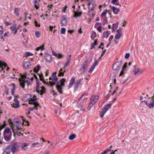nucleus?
<instances>
[{"label": "nucleus", "mask_w": 154, "mask_h": 154, "mask_svg": "<svg viewBox=\"0 0 154 154\" xmlns=\"http://www.w3.org/2000/svg\"><path fill=\"white\" fill-rule=\"evenodd\" d=\"M99 98L98 96L95 95L92 97L91 98L90 103L88 106V109L90 110L93 105H95Z\"/></svg>", "instance_id": "obj_4"}, {"label": "nucleus", "mask_w": 154, "mask_h": 154, "mask_svg": "<svg viewBox=\"0 0 154 154\" xmlns=\"http://www.w3.org/2000/svg\"><path fill=\"white\" fill-rule=\"evenodd\" d=\"M96 37V33L95 32L93 31V32L91 33V38L92 40H93Z\"/></svg>", "instance_id": "obj_28"}, {"label": "nucleus", "mask_w": 154, "mask_h": 154, "mask_svg": "<svg viewBox=\"0 0 154 154\" xmlns=\"http://www.w3.org/2000/svg\"><path fill=\"white\" fill-rule=\"evenodd\" d=\"M66 30V29L65 28L62 27L61 28L60 30V33L61 34H64Z\"/></svg>", "instance_id": "obj_44"}, {"label": "nucleus", "mask_w": 154, "mask_h": 154, "mask_svg": "<svg viewBox=\"0 0 154 154\" xmlns=\"http://www.w3.org/2000/svg\"><path fill=\"white\" fill-rule=\"evenodd\" d=\"M113 35H111L110 37L109 38V42H111L112 40L113 39Z\"/></svg>", "instance_id": "obj_61"}, {"label": "nucleus", "mask_w": 154, "mask_h": 154, "mask_svg": "<svg viewBox=\"0 0 154 154\" xmlns=\"http://www.w3.org/2000/svg\"><path fill=\"white\" fill-rule=\"evenodd\" d=\"M147 106L150 108H153L154 107V101H153L152 102L148 103Z\"/></svg>", "instance_id": "obj_30"}, {"label": "nucleus", "mask_w": 154, "mask_h": 154, "mask_svg": "<svg viewBox=\"0 0 154 154\" xmlns=\"http://www.w3.org/2000/svg\"><path fill=\"white\" fill-rule=\"evenodd\" d=\"M37 2V0H34V5L36 9H38L39 8V5H37L36 3Z\"/></svg>", "instance_id": "obj_35"}, {"label": "nucleus", "mask_w": 154, "mask_h": 154, "mask_svg": "<svg viewBox=\"0 0 154 154\" xmlns=\"http://www.w3.org/2000/svg\"><path fill=\"white\" fill-rule=\"evenodd\" d=\"M103 36L104 38H107L108 37V31L106 30L103 33Z\"/></svg>", "instance_id": "obj_26"}, {"label": "nucleus", "mask_w": 154, "mask_h": 154, "mask_svg": "<svg viewBox=\"0 0 154 154\" xmlns=\"http://www.w3.org/2000/svg\"><path fill=\"white\" fill-rule=\"evenodd\" d=\"M34 77L36 79V82L37 84L36 91L38 93L42 95L46 91V89L44 87H40L39 81L37 76L35 74H34Z\"/></svg>", "instance_id": "obj_2"}, {"label": "nucleus", "mask_w": 154, "mask_h": 154, "mask_svg": "<svg viewBox=\"0 0 154 154\" xmlns=\"http://www.w3.org/2000/svg\"><path fill=\"white\" fill-rule=\"evenodd\" d=\"M106 112L103 109L102 111L100 112V115L101 118H102L103 117Z\"/></svg>", "instance_id": "obj_36"}, {"label": "nucleus", "mask_w": 154, "mask_h": 154, "mask_svg": "<svg viewBox=\"0 0 154 154\" xmlns=\"http://www.w3.org/2000/svg\"><path fill=\"white\" fill-rule=\"evenodd\" d=\"M20 9L19 8H15L14 10V13L16 16L18 17L19 15V12L20 11Z\"/></svg>", "instance_id": "obj_23"}, {"label": "nucleus", "mask_w": 154, "mask_h": 154, "mask_svg": "<svg viewBox=\"0 0 154 154\" xmlns=\"http://www.w3.org/2000/svg\"><path fill=\"white\" fill-rule=\"evenodd\" d=\"M73 13L74 14L73 17L75 18L81 17L82 14V11H74Z\"/></svg>", "instance_id": "obj_8"}, {"label": "nucleus", "mask_w": 154, "mask_h": 154, "mask_svg": "<svg viewBox=\"0 0 154 154\" xmlns=\"http://www.w3.org/2000/svg\"><path fill=\"white\" fill-rule=\"evenodd\" d=\"M32 55V54L31 53H30L29 52H26L25 53L26 57H29Z\"/></svg>", "instance_id": "obj_51"}, {"label": "nucleus", "mask_w": 154, "mask_h": 154, "mask_svg": "<svg viewBox=\"0 0 154 154\" xmlns=\"http://www.w3.org/2000/svg\"><path fill=\"white\" fill-rule=\"evenodd\" d=\"M20 85L23 88H24L25 84L24 83L22 82H20Z\"/></svg>", "instance_id": "obj_57"}, {"label": "nucleus", "mask_w": 154, "mask_h": 154, "mask_svg": "<svg viewBox=\"0 0 154 154\" xmlns=\"http://www.w3.org/2000/svg\"><path fill=\"white\" fill-rule=\"evenodd\" d=\"M134 71H137L138 73L139 72V74H140L142 73L141 71H140V69L138 68H136V66L135 65L134 66Z\"/></svg>", "instance_id": "obj_38"}, {"label": "nucleus", "mask_w": 154, "mask_h": 154, "mask_svg": "<svg viewBox=\"0 0 154 154\" xmlns=\"http://www.w3.org/2000/svg\"><path fill=\"white\" fill-rule=\"evenodd\" d=\"M31 64L30 62H26L23 64V67L25 68H28L29 66H31Z\"/></svg>", "instance_id": "obj_22"}, {"label": "nucleus", "mask_w": 154, "mask_h": 154, "mask_svg": "<svg viewBox=\"0 0 154 154\" xmlns=\"http://www.w3.org/2000/svg\"><path fill=\"white\" fill-rule=\"evenodd\" d=\"M76 136V135L75 134H73L69 136V139L71 140H73L75 137Z\"/></svg>", "instance_id": "obj_34"}, {"label": "nucleus", "mask_w": 154, "mask_h": 154, "mask_svg": "<svg viewBox=\"0 0 154 154\" xmlns=\"http://www.w3.org/2000/svg\"><path fill=\"white\" fill-rule=\"evenodd\" d=\"M130 54L129 53H126L125 54V58L126 59H128V57L130 56Z\"/></svg>", "instance_id": "obj_58"}, {"label": "nucleus", "mask_w": 154, "mask_h": 154, "mask_svg": "<svg viewBox=\"0 0 154 154\" xmlns=\"http://www.w3.org/2000/svg\"><path fill=\"white\" fill-rule=\"evenodd\" d=\"M87 61H85L83 62L82 65V67L79 69V72L80 74H83L85 71L87 67Z\"/></svg>", "instance_id": "obj_7"}, {"label": "nucleus", "mask_w": 154, "mask_h": 154, "mask_svg": "<svg viewBox=\"0 0 154 154\" xmlns=\"http://www.w3.org/2000/svg\"><path fill=\"white\" fill-rule=\"evenodd\" d=\"M111 103H109L103 109L106 112L111 108Z\"/></svg>", "instance_id": "obj_21"}, {"label": "nucleus", "mask_w": 154, "mask_h": 154, "mask_svg": "<svg viewBox=\"0 0 154 154\" xmlns=\"http://www.w3.org/2000/svg\"><path fill=\"white\" fill-rule=\"evenodd\" d=\"M67 20L64 17H63L62 18V20L61 21V24H62V26H66L67 24Z\"/></svg>", "instance_id": "obj_16"}, {"label": "nucleus", "mask_w": 154, "mask_h": 154, "mask_svg": "<svg viewBox=\"0 0 154 154\" xmlns=\"http://www.w3.org/2000/svg\"><path fill=\"white\" fill-rule=\"evenodd\" d=\"M14 104L18 108L20 107L19 102L18 100H16V99H14Z\"/></svg>", "instance_id": "obj_27"}, {"label": "nucleus", "mask_w": 154, "mask_h": 154, "mask_svg": "<svg viewBox=\"0 0 154 154\" xmlns=\"http://www.w3.org/2000/svg\"><path fill=\"white\" fill-rule=\"evenodd\" d=\"M40 34V32L38 31H36L35 33V37L37 38H38Z\"/></svg>", "instance_id": "obj_43"}, {"label": "nucleus", "mask_w": 154, "mask_h": 154, "mask_svg": "<svg viewBox=\"0 0 154 154\" xmlns=\"http://www.w3.org/2000/svg\"><path fill=\"white\" fill-rule=\"evenodd\" d=\"M29 145V144L26 143H23L22 144L21 147L24 149H26V146Z\"/></svg>", "instance_id": "obj_32"}, {"label": "nucleus", "mask_w": 154, "mask_h": 154, "mask_svg": "<svg viewBox=\"0 0 154 154\" xmlns=\"http://www.w3.org/2000/svg\"><path fill=\"white\" fill-rule=\"evenodd\" d=\"M95 68V67H94V66H92L90 68V69L88 71L89 72H92L93 71Z\"/></svg>", "instance_id": "obj_49"}, {"label": "nucleus", "mask_w": 154, "mask_h": 154, "mask_svg": "<svg viewBox=\"0 0 154 154\" xmlns=\"http://www.w3.org/2000/svg\"><path fill=\"white\" fill-rule=\"evenodd\" d=\"M41 68L40 66L39 65H38L36 66L34 69L33 71L35 73H38L40 69Z\"/></svg>", "instance_id": "obj_24"}, {"label": "nucleus", "mask_w": 154, "mask_h": 154, "mask_svg": "<svg viewBox=\"0 0 154 154\" xmlns=\"http://www.w3.org/2000/svg\"><path fill=\"white\" fill-rule=\"evenodd\" d=\"M71 56V55H70L67 57V58H66V60H67V62L69 63V61H70Z\"/></svg>", "instance_id": "obj_55"}, {"label": "nucleus", "mask_w": 154, "mask_h": 154, "mask_svg": "<svg viewBox=\"0 0 154 154\" xmlns=\"http://www.w3.org/2000/svg\"><path fill=\"white\" fill-rule=\"evenodd\" d=\"M11 152L9 147L7 146L5 149L2 154H10Z\"/></svg>", "instance_id": "obj_19"}, {"label": "nucleus", "mask_w": 154, "mask_h": 154, "mask_svg": "<svg viewBox=\"0 0 154 154\" xmlns=\"http://www.w3.org/2000/svg\"><path fill=\"white\" fill-rule=\"evenodd\" d=\"M127 63H126L124 64V65L123 66L122 68V69L120 73L119 74L120 76L124 74L125 73L124 72V71H125V70L127 68Z\"/></svg>", "instance_id": "obj_18"}, {"label": "nucleus", "mask_w": 154, "mask_h": 154, "mask_svg": "<svg viewBox=\"0 0 154 154\" xmlns=\"http://www.w3.org/2000/svg\"><path fill=\"white\" fill-rule=\"evenodd\" d=\"M31 97V95L29 94H26L24 95L22 97L23 100L25 102H26L28 101L29 100Z\"/></svg>", "instance_id": "obj_9"}, {"label": "nucleus", "mask_w": 154, "mask_h": 154, "mask_svg": "<svg viewBox=\"0 0 154 154\" xmlns=\"http://www.w3.org/2000/svg\"><path fill=\"white\" fill-rule=\"evenodd\" d=\"M91 4H92V5H93V3L92 2H90L88 3V6H89V8L90 11H92L93 10V6H92L91 7H90L91 6Z\"/></svg>", "instance_id": "obj_42"}, {"label": "nucleus", "mask_w": 154, "mask_h": 154, "mask_svg": "<svg viewBox=\"0 0 154 154\" xmlns=\"http://www.w3.org/2000/svg\"><path fill=\"white\" fill-rule=\"evenodd\" d=\"M75 77H74L72 79H71L68 86L69 88H70L72 87L75 81Z\"/></svg>", "instance_id": "obj_17"}, {"label": "nucleus", "mask_w": 154, "mask_h": 154, "mask_svg": "<svg viewBox=\"0 0 154 154\" xmlns=\"http://www.w3.org/2000/svg\"><path fill=\"white\" fill-rule=\"evenodd\" d=\"M11 85L13 87V88L12 89L11 91V94L13 95H14V91L15 89V85L14 83H12Z\"/></svg>", "instance_id": "obj_25"}, {"label": "nucleus", "mask_w": 154, "mask_h": 154, "mask_svg": "<svg viewBox=\"0 0 154 154\" xmlns=\"http://www.w3.org/2000/svg\"><path fill=\"white\" fill-rule=\"evenodd\" d=\"M3 33V29L1 26H0V35L2 34Z\"/></svg>", "instance_id": "obj_52"}, {"label": "nucleus", "mask_w": 154, "mask_h": 154, "mask_svg": "<svg viewBox=\"0 0 154 154\" xmlns=\"http://www.w3.org/2000/svg\"><path fill=\"white\" fill-rule=\"evenodd\" d=\"M21 77L23 79L24 78H27V79L30 82L32 80L30 78L27 77L25 75H22L21 76Z\"/></svg>", "instance_id": "obj_47"}, {"label": "nucleus", "mask_w": 154, "mask_h": 154, "mask_svg": "<svg viewBox=\"0 0 154 154\" xmlns=\"http://www.w3.org/2000/svg\"><path fill=\"white\" fill-rule=\"evenodd\" d=\"M7 64L4 61H1L0 62V67L2 69V71L3 70V69L7 67Z\"/></svg>", "instance_id": "obj_13"}, {"label": "nucleus", "mask_w": 154, "mask_h": 154, "mask_svg": "<svg viewBox=\"0 0 154 154\" xmlns=\"http://www.w3.org/2000/svg\"><path fill=\"white\" fill-rule=\"evenodd\" d=\"M8 146L13 154L19 150L20 144L19 142H13L11 144L8 145Z\"/></svg>", "instance_id": "obj_3"}, {"label": "nucleus", "mask_w": 154, "mask_h": 154, "mask_svg": "<svg viewBox=\"0 0 154 154\" xmlns=\"http://www.w3.org/2000/svg\"><path fill=\"white\" fill-rule=\"evenodd\" d=\"M34 23L35 24V25L36 27H40V24H38L36 21H35Z\"/></svg>", "instance_id": "obj_54"}, {"label": "nucleus", "mask_w": 154, "mask_h": 154, "mask_svg": "<svg viewBox=\"0 0 154 154\" xmlns=\"http://www.w3.org/2000/svg\"><path fill=\"white\" fill-rule=\"evenodd\" d=\"M57 72L53 73L51 77L49 78L50 80H52V82H51V84L52 85L56 84V88L57 90L60 94L63 93L62 90L63 86H64L65 82H67L66 79L65 78L61 79L57 81L58 78L56 76Z\"/></svg>", "instance_id": "obj_1"}, {"label": "nucleus", "mask_w": 154, "mask_h": 154, "mask_svg": "<svg viewBox=\"0 0 154 154\" xmlns=\"http://www.w3.org/2000/svg\"><path fill=\"white\" fill-rule=\"evenodd\" d=\"M38 107H36V108H35V106H34V107H29L28 110H29V111H33L35 109L37 110L38 109Z\"/></svg>", "instance_id": "obj_46"}, {"label": "nucleus", "mask_w": 154, "mask_h": 154, "mask_svg": "<svg viewBox=\"0 0 154 154\" xmlns=\"http://www.w3.org/2000/svg\"><path fill=\"white\" fill-rule=\"evenodd\" d=\"M12 134H3L5 140L6 141H9L11 139Z\"/></svg>", "instance_id": "obj_12"}, {"label": "nucleus", "mask_w": 154, "mask_h": 154, "mask_svg": "<svg viewBox=\"0 0 154 154\" xmlns=\"http://www.w3.org/2000/svg\"><path fill=\"white\" fill-rule=\"evenodd\" d=\"M63 69H61L60 71H59V73H58V75L59 76H63V73H62Z\"/></svg>", "instance_id": "obj_41"}, {"label": "nucleus", "mask_w": 154, "mask_h": 154, "mask_svg": "<svg viewBox=\"0 0 154 154\" xmlns=\"http://www.w3.org/2000/svg\"><path fill=\"white\" fill-rule=\"evenodd\" d=\"M23 79L24 82H26L27 83H29L30 82L27 79V78H24Z\"/></svg>", "instance_id": "obj_62"}, {"label": "nucleus", "mask_w": 154, "mask_h": 154, "mask_svg": "<svg viewBox=\"0 0 154 154\" xmlns=\"http://www.w3.org/2000/svg\"><path fill=\"white\" fill-rule=\"evenodd\" d=\"M39 77L41 80L43 81L44 80V77L43 75H39Z\"/></svg>", "instance_id": "obj_56"}, {"label": "nucleus", "mask_w": 154, "mask_h": 154, "mask_svg": "<svg viewBox=\"0 0 154 154\" xmlns=\"http://www.w3.org/2000/svg\"><path fill=\"white\" fill-rule=\"evenodd\" d=\"M95 68V67H94V66H92L90 68V69L88 71L89 72H92L93 71Z\"/></svg>", "instance_id": "obj_48"}, {"label": "nucleus", "mask_w": 154, "mask_h": 154, "mask_svg": "<svg viewBox=\"0 0 154 154\" xmlns=\"http://www.w3.org/2000/svg\"><path fill=\"white\" fill-rule=\"evenodd\" d=\"M37 99L36 97L34 95L33 98L31 97L29 101V103L30 104H33L34 106H35V108H36V107H38L39 106L38 103L36 101Z\"/></svg>", "instance_id": "obj_5"}, {"label": "nucleus", "mask_w": 154, "mask_h": 154, "mask_svg": "<svg viewBox=\"0 0 154 154\" xmlns=\"http://www.w3.org/2000/svg\"><path fill=\"white\" fill-rule=\"evenodd\" d=\"M44 49V45H42L41 46L37 47L36 48L35 50L38 51L39 50H41V51H43Z\"/></svg>", "instance_id": "obj_33"}, {"label": "nucleus", "mask_w": 154, "mask_h": 154, "mask_svg": "<svg viewBox=\"0 0 154 154\" xmlns=\"http://www.w3.org/2000/svg\"><path fill=\"white\" fill-rule=\"evenodd\" d=\"M97 29L98 30V31L100 32H102V27L101 26H99L97 28Z\"/></svg>", "instance_id": "obj_53"}, {"label": "nucleus", "mask_w": 154, "mask_h": 154, "mask_svg": "<svg viewBox=\"0 0 154 154\" xmlns=\"http://www.w3.org/2000/svg\"><path fill=\"white\" fill-rule=\"evenodd\" d=\"M82 80V78H81L76 81L74 85L75 89H77L78 88L79 85L81 83V81Z\"/></svg>", "instance_id": "obj_15"}, {"label": "nucleus", "mask_w": 154, "mask_h": 154, "mask_svg": "<svg viewBox=\"0 0 154 154\" xmlns=\"http://www.w3.org/2000/svg\"><path fill=\"white\" fill-rule=\"evenodd\" d=\"M11 29L13 31H14L16 29V25H15V26H11Z\"/></svg>", "instance_id": "obj_60"}, {"label": "nucleus", "mask_w": 154, "mask_h": 154, "mask_svg": "<svg viewBox=\"0 0 154 154\" xmlns=\"http://www.w3.org/2000/svg\"><path fill=\"white\" fill-rule=\"evenodd\" d=\"M118 22L116 23L115 24H113L112 25V31L115 30V29L117 28L118 27Z\"/></svg>", "instance_id": "obj_31"}, {"label": "nucleus", "mask_w": 154, "mask_h": 154, "mask_svg": "<svg viewBox=\"0 0 154 154\" xmlns=\"http://www.w3.org/2000/svg\"><path fill=\"white\" fill-rule=\"evenodd\" d=\"M48 15L47 14H43L42 15L40 16L41 17H47Z\"/></svg>", "instance_id": "obj_63"}, {"label": "nucleus", "mask_w": 154, "mask_h": 154, "mask_svg": "<svg viewBox=\"0 0 154 154\" xmlns=\"http://www.w3.org/2000/svg\"><path fill=\"white\" fill-rule=\"evenodd\" d=\"M109 7L110 8L111 10L113 12L114 14H117L119 11V9L118 8H116L115 6H111V5H109Z\"/></svg>", "instance_id": "obj_10"}, {"label": "nucleus", "mask_w": 154, "mask_h": 154, "mask_svg": "<svg viewBox=\"0 0 154 154\" xmlns=\"http://www.w3.org/2000/svg\"><path fill=\"white\" fill-rule=\"evenodd\" d=\"M121 33H117L116 35L115 36V38L116 40H118L119 39L121 36Z\"/></svg>", "instance_id": "obj_29"}, {"label": "nucleus", "mask_w": 154, "mask_h": 154, "mask_svg": "<svg viewBox=\"0 0 154 154\" xmlns=\"http://www.w3.org/2000/svg\"><path fill=\"white\" fill-rule=\"evenodd\" d=\"M21 121L20 120H17L14 122V125L17 128H20V123Z\"/></svg>", "instance_id": "obj_20"}, {"label": "nucleus", "mask_w": 154, "mask_h": 154, "mask_svg": "<svg viewBox=\"0 0 154 154\" xmlns=\"http://www.w3.org/2000/svg\"><path fill=\"white\" fill-rule=\"evenodd\" d=\"M122 62L121 61L117 62L114 63L112 66V69L114 70L117 71H119L121 67Z\"/></svg>", "instance_id": "obj_6"}, {"label": "nucleus", "mask_w": 154, "mask_h": 154, "mask_svg": "<svg viewBox=\"0 0 154 154\" xmlns=\"http://www.w3.org/2000/svg\"><path fill=\"white\" fill-rule=\"evenodd\" d=\"M98 63L97 61V60H96L94 61V63L92 66H94V67H95L97 65Z\"/></svg>", "instance_id": "obj_50"}, {"label": "nucleus", "mask_w": 154, "mask_h": 154, "mask_svg": "<svg viewBox=\"0 0 154 154\" xmlns=\"http://www.w3.org/2000/svg\"><path fill=\"white\" fill-rule=\"evenodd\" d=\"M113 81L110 84V86L111 87V86H113L114 85H115L116 82V79L115 78L112 79Z\"/></svg>", "instance_id": "obj_45"}, {"label": "nucleus", "mask_w": 154, "mask_h": 154, "mask_svg": "<svg viewBox=\"0 0 154 154\" xmlns=\"http://www.w3.org/2000/svg\"><path fill=\"white\" fill-rule=\"evenodd\" d=\"M52 54L53 55L57 57L59 55H58V54H57L55 52L52 51Z\"/></svg>", "instance_id": "obj_59"}, {"label": "nucleus", "mask_w": 154, "mask_h": 154, "mask_svg": "<svg viewBox=\"0 0 154 154\" xmlns=\"http://www.w3.org/2000/svg\"><path fill=\"white\" fill-rule=\"evenodd\" d=\"M45 60L48 62L50 63L52 60V56L50 54H46L44 56Z\"/></svg>", "instance_id": "obj_11"}, {"label": "nucleus", "mask_w": 154, "mask_h": 154, "mask_svg": "<svg viewBox=\"0 0 154 154\" xmlns=\"http://www.w3.org/2000/svg\"><path fill=\"white\" fill-rule=\"evenodd\" d=\"M78 107L79 109L83 111L84 110L85 108V107L83 106L80 104L78 105Z\"/></svg>", "instance_id": "obj_40"}, {"label": "nucleus", "mask_w": 154, "mask_h": 154, "mask_svg": "<svg viewBox=\"0 0 154 154\" xmlns=\"http://www.w3.org/2000/svg\"><path fill=\"white\" fill-rule=\"evenodd\" d=\"M106 49L104 50L103 51L102 53H101V57L103 56L104 55L105 52H106Z\"/></svg>", "instance_id": "obj_64"}, {"label": "nucleus", "mask_w": 154, "mask_h": 154, "mask_svg": "<svg viewBox=\"0 0 154 154\" xmlns=\"http://www.w3.org/2000/svg\"><path fill=\"white\" fill-rule=\"evenodd\" d=\"M12 134L11 129L8 127H6L4 131L3 134Z\"/></svg>", "instance_id": "obj_14"}, {"label": "nucleus", "mask_w": 154, "mask_h": 154, "mask_svg": "<svg viewBox=\"0 0 154 154\" xmlns=\"http://www.w3.org/2000/svg\"><path fill=\"white\" fill-rule=\"evenodd\" d=\"M111 150L109 149H107L106 150L103 152H102L100 154H108V153Z\"/></svg>", "instance_id": "obj_39"}, {"label": "nucleus", "mask_w": 154, "mask_h": 154, "mask_svg": "<svg viewBox=\"0 0 154 154\" xmlns=\"http://www.w3.org/2000/svg\"><path fill=\"white\" fill-rule=\"evenodd\" d=\"M108 12V11L107 10H104L103 11L102 13L101 16L102 17H103L106 15L107 13Z\"/></svg>", "instance_id": "obj_37"}]
</instances>
